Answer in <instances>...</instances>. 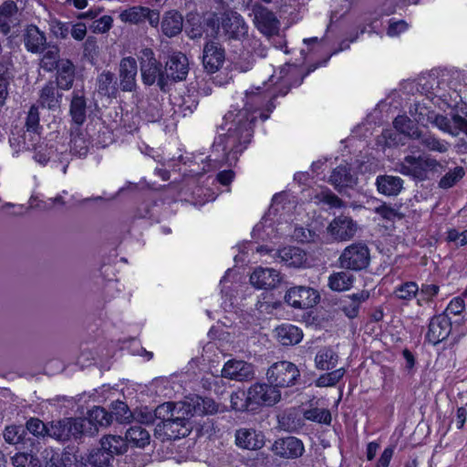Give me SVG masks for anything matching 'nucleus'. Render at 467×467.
Segmentation results:
<instances>
[{
    "mask_svg": "<svg viewBox=\"0 0 467 467\" xmlns=\"http://www.w3.org/2000/svg\"><path fill=\"white\" fill-rule=\"evenodd\" d=\"M112 413L109 412L105 408L95 406L88 412V420L96 428L98 426L107 427L112 422Z\"/></svg>",
    "mask_w": 467,
    "mask_h": 467,
    "instance_id": "obj_39",
    "label": "nucleus"
},
{
    "mask_svg": "<svg viewBox=\"0 0 467 467\" xmlns=\"http://www.w3.org/2000/svg\"><path fill=\"white\" fill-rule=\"evenodd\" d=\"M223 378L243 381L247 380L254 376V369L251 364L244 360H228L222 369Z\"/></svg>",
    "mask_w": 467,
    "mask_h": 467,
    "instance_id": "obj_18",
    "label": "nucleus"
},
{
    "mask_svg": "<svg viewBox=\"0 0 467 467\" xmlns=\"http://www.w3.org/2000/svg\"><path fill=\"white\" fill-rule=\"evenodd\" d=\"M161 33L167 37H174L180 35L183 29V16L180 11L171 9L162 15L160 25Z\"/></svg>",
    "mask_w": 467,
    "mask_h": 467,
    "instance_id": "obj_19",
    "label": "nucleus"
},
{
    "mask_svg": "<svg viewBox=\"0 0 467 467\" xmlns=\"http://www.w3.org/2000/svg\"><path fill=\"white\" fill-rule=\"evenodd\" d=\"M298 367L291 361L281 360L272 364L266 371V379L275 389L292 388L300 381Z\"/></svg>",
    "mask_w": 467,
    "mask_h": 467,
    "instance_id": "obj_3",
    "label": "nucleus"
},
{
    "mask_svg": "<svg viewBox=\"0 0 467 467\" xmlns=\"http://www.w3.org/2000/svg\"><path fill=\"white\" fill-rule=\"evenodd\" d=\"M32 460V454L26 452H17L12 457V462L15 467H34Z\"/></svg>",
    "mask_w": 467,
    "mask_h": 467,
    "instance_id": "obj_58",
    "label": "nucleus"
},
{
    "mask_svg": "<svg viewBox=\"0 0 467 467\" xmlns=\"http://www.w3.org/2000/svg\"><path fill=\"white\" fill-rule=\"evenodd\" d=\"M258 30L268 36H274L279 31V21L272 11L265 8L255 15Z\"/></svg>",
    "mask_w": 467,
    "mask_h": 467,
    "instance_id": "obj_26",
    "label": "nucleus"
},
{
    "mask_svg": "<svg viewBox=\"0 0 467 467\" xmlns=\"http://www.w3.org/2000/svg\"><path fill=\"white\" fill-rule=\"evenodd\" d=\"M225 59L224 48L216 42L208 41L205 43L202 51V65L204 69L213 74L223 65Z\"/></svg>",
    "mask_w": 467,
    "mask_h": 467,
    "instance_id": "obj_11",
    "label": "nucleus"
},
{
    "mask_svg": "<svg viewBox=\"0 0 467 467\" xmlns=\"http://www.w3.org/2000/svg\"><path fill=\"white\" fill-rule=\"evenodd\" d=\"M112 459V454L107 452L100 447L90 452L88 462L95 467H108Z\"/></svg>",
    "mask_w": 467,
    "mask_h": 467,
    "instance_id": "obj_48",
    "label": "nucleus"
},
{
    "mask_svg": "<svg viewBox=\"0 0 467 467\" xmlns=\"http://www.w3.org/2000/svg\"><path fill=\"white\" fill-rule=\"evenodd\" d=\"M39 112L38 109L32 106L29 109V111L26 116V129L27 132H31L34 134H40V130H42V127L39 124Z\"/></svg>",
    "mask_w": 467,
    "mask_h": 467,
    "instance_id": "obj_52",
    "label": "nucleus"
},
{
    "mask_svg": "<svg viewBox=\"0 0 467 467\" xmlns=\"http://www.w3.org/2000/svg\"><path fill=\"white\" fill-rule=\"evenodd\" d=\"M354 280L353 275L348 272H335L328 277V287L337 292L347 291L352 287Z\"/></svg>",
    "mask_w": 467,
    "mask_h": 467,
    "instance_id": "obj_36",
    "label": "nucleus"
},
{
    "mask_svg": "<svg viewBox=\"0 0 467 467\" xmlns=\"http://www.w3.org/2000/svg\"><path fill=\"white\" fill-rule=\"evenodd\" d=\"M272 450L280 458L297 459L304 454L305 445L299 438L287 436L276 440Z\"/></svg>",
    "mask_w": 467,
    "mask_h": 467,
    "instance_id": "obj_10",
    "label": "nucleus"
},
{
    "mask_svg": "<svg viewBox=\"0 0 467 467\" xmlns=\"http://www.w3.org/2000/svg\"><path fill=\"white\" fill-rule=\"evenodd\" d=\"M188 59L182 52H175L169 57L165 66L167 81H181L186 78L188 74Z\"/></svg>",
    "mask_w": 467,
    "mask_h": 467,
    "instance_id": "obj_13",
    "label": "nucleus"
},
{
    "mask_svg": "<svg viewBox=\"0 0 467 467\" xmlns=\"http://www.w3.org/2000/svg\"><path fill=\"white\" fill-rule=\"evenodd\" d=\"M42 67L47 71H53L56 67L55 65H58L60 63V58H57V56L53 51H47L42 59Z\"/></svg>",
    "mask_w": 467,
    "mask_h": 467,
    "instance_id": "obj_62",
    "label": "nucleus"
},
{
    "mask_svg": "<svg viewBox=\"0 0 467 467\" xmlns=\"http://www.w3.org/2000/svg\"><path fill=\"white\" fill-rule=\"evenodd\" d=\"M156 206L155 202H143L140 205L135 214V218L147 219L150 221L156 220L152 210Z\"/></svg>",
    "mask_w": 467,
    "mask_h": 467,
    "instance_id": "obj_57",
    "label": "nucleus"
},
{
    "mask_svg": "<svg viewBox=\"0 0 467 467\" xmlns=\"http://www.w3.org/2000/svg\"><path fill=\"white\" fill-rule=\"evenodd\" d=\"M316 199L320 202L329 205L331 208H341L344 206V202L328 188L322 189L316 195Z\"/></svg>",
    "mask_w": 467,
    "mask_h": 467,
    "instance_id": "obj_51",
    "label": "nucleus"
},
{
    "mask_svg": "<svg viewBox=\"0 0 467 467\" xmlns=\"http://www.w3.org/2000/svg\"><path fill=\"white\" fill-rule=\"evenodd\" d=\"M338 362V355L329 347L321 348L315 357V364L317 369L331 370Z\"/></svg>",
    "mask_w": 467,
    "mask_h": 467,
    "instance_id": "obj_32",
    "label": "nucleus"
},
{
    "mask_svg": "<svg viewBox=\"0 0 467 467\" xmlns=\"http://www.w3.org/2000/svg\"><path fill=\"white\" fill-rule=\"evenodd\" d=\"M370 261L369 249L364 243H353L341 253L338 263L341 268L361 271L367 268Z\"/></svg>",
    "mask_w": 467,
    "mask_h": 467,
    "instance_id": "obj_5",
    "label": "nucleus"
},
{
    "mask_svg": "<svg viewBox=\"0 0 467 467\" xmlns=\"http://www.w3.org/2000/svg\"><path fill=\"white\" fill-rule=\"evenodd\" d=\"M320 300L318 291L310 286L296 285L290 287L285 296V303L296 309H309Z\"/></svg>",
    "mask_w": 467,
    "mask_h": 467,
    "instance_id": "obj_6",
    "label": "nucleus"
},
{
    "mask_svg": "<svg viewBox=\"0 0 467 467\" xmlns=\"http://www.w3.org/2000/svg\"><path fill=\"white\" fill-rule=\"evenodd\" d=\"M71 36L77 41H82L87 35V26L82 22L73 24L70 28Z\"/></svg>",
    "mask_w": 467,
    "mask_h": 467,
    "instance_id": "obj_63",
    "label": "nucleus"
},
{
    "mask_svg": "<svg viewBox=\"0 0 467 467\" xmlns=\"http://www.w3.org/2000/svg\"><path fill=\"white\" fill-rule=\"evenodd\" d=\"M244 100L243 109L232 106L223 116L220 129L226 132L214 138L211 154L206 158L207 169L203 168L205 172L224 165L234 167L252 141L257 118L267 120L276 108L270 88L265 87L247 90Z\"/></svg>",
    "mask_w": 467,
    "mask_h": 467,
    "instance_id": "obj_1",
    "label": "nucleus"
},
{
    "mask_svg": "<svg viewBox=\"0 0 467 467\" xmlns=\"http://www.w3.org/2000/svg\"><path fill=\"white\" fill-rule=\"evenodd\" d=\"M254 411L261 406H273L281 399V391L270 383L255 382L248 389Z\"/></svg>",
    "mask_w": 467,
    "mask_h": 467,
    "instance_id": "obj_9",
    "label": "nucleus"
},
{
    "mask_svg": "<svg viewBox=\"0 0 467 467\" xmlns=\"http://www.w3.org/2000/svg\"><path fill=\"white\" fill-rule=\"evenodd\" d=\"M465 172L462 167L457 166L452 170L446 172L440 180L439 186L441 189H449L454 186L460 180L462 179Z\"/></svg>",
    "mask_w": 467,
    "mask_h": 467,
    "instance_id": "obj_45",
    "label": "nucleus"
},
{
    "mask_svg": "<svg viewBox=\"0 0 467 467\" xmlns=\"http://www.w3.org/2000/svg\"><path fill=\"white\" fill-rule=\"evenodd\" d=\"M187 420L185 418L177 417L175 419H163V426L167 431H171L173 439H180L187 435L186 428Z\"/></svg>",
    "mask_w": 467,
    "mask_h": 467,
    "instance_id": "obj_42",
    "label": "nucleus"
},
{
    "mask_svg": "<svg viewBox=\"0 0 467 467\" xmlns=\"http://www.w3.org/2000/svg\"><path fill=\"white\" fill-rule=\"evenodd\" d=\"M65 422L68 424V427H70L71 433L70 440H78L80 439L81 436L84 434L85 430V420L84 419H75V418H65Z\"/></svg>",
    "mask_w": 467,
    "mask_h": 467,
    "instance_id": "obj_55",
    "label": "nucleus"
},
{
    "mask_svg": "<svg viewBox=\"0 0 467 467\" xmlns=\"http://www.w3.org/2000/svg\"><path fill=\"white\" fill-rule=\"evenodd\" d=\"M277 338L284 346H294L303 338V331L292 324H282L276 328Z\"/></svg>",
    "mask_w": 467,
    "mask_h": 467,
    "instance_id": "obj_31",
    "label": "nucleus"
},
{
    "mask_svg": "<svg viewBox=\"0 0 467 467\" xmlns=\"http://www.w3.org/2000/svg\"><path fill=\"white\" fill-rule=\"evenodd\" d=\"M113 26V17L109 15H104L96 18L91 26V30L96 34L108 33Z\"/></svg>",
    "mask_w": 467,
    "mask_h": 467,
    "instance_id": "obj_53",
    "label": "nucleus"
},
{
    "mask_svg": "<svg viewBox=\"0 0 467 467\" xmlns=\"http://www.w3.org/2000/svg\"><path fill=\"white\" fill-rule=\"evenodd\" d=\"M409 28V24L403 20H395L394 18L389 19V26L387 28V35L389 36H397L401 33H404Z\"/></svg>",
    "mask_w": 467,
    "mask_h": 467,
    "instance_id": "obj_56",
    "label": "nucleus"
},
{
    "mask_svg": "<svg viewBox=\"0 0 467 467\" xmlns=\"http://www.w3.org/2000/svg\"><path fill=\"white\" fill-rule=\"evenodd\" d=\"M87 99L83 90H74L69 104L71 120L77 126H82L87 119Z\"/></svg>",
    "mask_w": 467,
    "mask_h": 467,
    "instance_id": "obj_24",
    "label": "nucleus"
},
{
    "mask_svg": "<svg viewBox=\"0 0 467 467\" xmlns=\"http://www.w3.org/2000/svg\"><path fill=\"white\" fill-rule=\"evenodd\" d=\"M70 427L65 422V419L52 423L48 435L59 441H70Z\"/></svg>",
    "mask_w": 467,
    "mask_h": 467,
    "instance_id": "obj_46",
    "label": "nucleus"
},
{
    "mask_svg": "<svg viewBox=\"0 0 467 467\" xmlns=\"http://www.w3.org/2000/svg\"><path fill=\"white\" fill-rule=\"evenodd\" d=\"M375 213L387 221H393L398 215V212L385 202L376 207Z\"/></svg>",
    "mask_w": 467,
    "mask_h": 467,
    "instance_id": "obj_59",
    "label": "nucleus"
},
{
    "mask_svg": "<svg viewBox=\"0 0 467 467\" xmlns=\"http://www.w3.org/2000/svg\"><path fill=\"white\" fill-rule=\"evenodd\" d=\"M138 72L137 61L132 57H125L119 63V86L124 92H131L136 88Z\"/></svg>",
    "mask_w": 467,
    "mask_h": 467,
    "instance_id": "obj_14",
    "label": "nucleus"
},
{
    "mask_svg": "<svg viewBox=\"0 0 467 467\" xmlns=\"http://www.w3.org/2000/svg\"><path fill=\"white\" fill-rule=\"evenodd\" d=\"M26 430L34 436L45 437L49 433V430L45 423L38 418H30L26 423Z\"/></svg>",
    "mask_w": 467,
    "mask_h": 467,
    "instance_id": "obj_54",
    "label": "nucleus"
},
{
    "mask_svg": "<svg viewBox=\"0 0 467 467\" xmlns=\"http://www.w3.org/2000/svg\"><path fill=\"white\" fill-rule=\"evenodd\" d=\"M281 261L289 267H301L306 261V252L296 246L283 247L278 251Z\"/></svg>",
    "mask_w": 467,
    "mask_h": 467,
    "instance_id": "obj_30",
    "label": "nucleus"
},
{
    "mask_svg": "<svg viewBox=\"0 0 467 467\" xmlns=\"http://www.w3.org/2000/svg\"><path fill=\"white\" fill-rule=\"evenodd\" d=\"M18 12V6L13 0H5L0 5V32L7 36L11 32L10 20Z\"/></svg>",
    "mask_w": 467,
    "mask_h": 467,
    "instance_id": "obj_33",
    "label": "nucleus"
},
{
    "mask_svg": "<svg viewBox=\"0 0 467 467\" xmlns=\"http://www.w3.org/2000/svg\"><path fill=\"white\" fill-rule=\"evenodd\" d=\"M222 27L229 39H240L247 33V26L240 15L223 18Z\"/></svg>",
    "mask_w": 467,
    "mask_h": 467,
    "instance_id": "obj_29",
    "label": "nucleus"
},
{
    "mask_svg": "<svg viewBox=\"0 0 467 467\" xmlns=\"http://www.w3.org/2000/svg\"><path fill=\"white\" fill-rule=\"evenodd\" d=\"M437 164L434 159L407 155L400 164V172L421 182L428 178L429 171L434 170Z\"/></svg>",
    "mask_w": 467,
    "mask_h": 467,
    "instance_id": "obj_8",
    "label": "nucleus"
},
{
    "mask_svg": "<svg viewBox=\"0 0 467 467\" xmlns=\"http://www.w3.org/2000/svg\"><path fill=\"white\" fill-rule=\"evenodd\" d=\"M55 67L57 87L63 90L70 89L76 76V67L73 62L67 58H61L60 63L55 65Z\"/></svg>",
    "mask_w": 467,
    "mask_h": 467,
    "instance_id": "obj_23",
    "label": "nucleus"
},
{
    "mask_svg": "<svg viewBox=\"0 0 467 467\" xmlns=\"http://www.w3.org/2000/svg\"><path fill=\"white\" fill-rule=\"evenodd\" d=\"M357 226L351 217L340 215L336 217L329 224L332 235L339 240H348L356 233Z\"/></svg>",
    "mask_w": 467,
    "mask_h": 467,
    "instance_id": "obj_25",
    "label": "nucleus"
},
{
    "mask_svg": "<svg viewBox=\"0 0 467 467\" xmlns=\"http://www.w3.org/2000/svg\"><path fill=\"white\" fill-rule=\"evenodd\" d=\"M346 370L344 368L331 370L319 376L317 379V387H334L336 386L344 377Z\"/></svg>",
    "mask_w": 467,
    "mask_h": 467,
    "instance_id": "obj_44",
    "label": "nucleus"
},
{
    "mask_svg": "<svg viewBox=\"0 0 467 467\" xmlns=\"http://www.w3.org/2000/svg\"><path fill=\"white\" fill-rule=\"evenodd\" d=\"M250 283L256 289L269 290L281 282L280 273L273 268L257 267L250 275Z\"/></svg>",
    "mask_w": 467,
    "mask_h": 467,
    "instance_id": "obj_12",
    "label": "nucleus"
},
{
    "mask_svg": "<svg viewBox=\"0 0 467 467\" xmlns=\"http://www.w3.org/2000/svg\"><path fill=\"white\" fill-rule=\"evenodd\" d=\"M126 440L134 447L144 448L150 443V433L141 426H131L125 435Z\"/></svg>",
    "mask_w": 467,
    "mask_h": 467,
    "instance_id": "obj_38",
    "label": "nucleus"
},
{
    "mask_svg": "<svg viewBox=\"0 0 467 467\" xmlns=\"http://www.w3.org/2000/svg\"><path fill=\"white\" fill-rule=\"evenodd\" d=\"M99 46L95 36H89L83 44V57L91 65L97 63Z\"/></svg>",
    "mask_w": 467,
    "mask_h": 467,
    "instance_id": "obj_47",
    "label": "nucleus"
},
{
    "mask_svg": "<svg viewBox=\"0 0 467 467\" xmlns=\"http://www.w3.org/2000/svg\"><path fill=\"white\" fill-rule=\"evenodd\" d=\"M369 292L366 289L351 295H346L340 300V309L349 319L358 317L361 305L369 298Z\"/></svg>",
    "mask_w": 467,
    "mask_h": 467,
    "instance_id": "obj_20",
    "label": "nucleus"
},
{
    "mask_svg": "<svg viewBox=\"0 0 467 467\" xmlns=\"http://www.w3.org/2000/svg\"><path fill=\"white\" fill-rule=\"evenodd\" d=\"M304 418L306 420L324 425H330L332 422L330 410L328 409H321L317 407L305 410Z\"/></svg>",
    "mask_w": 467,
    "mask_h": 467,
    "instance_id": "obj_43",
    "label": "nucleus"
},
{
    "mask_svg": "<svg viewBox=\"0 0 467 467\" xmlns=\"http://www.w3.org/2000/svg\"><path fill=\"white\" fill-rule=\"evenodd\" d=\"M465 334L464 329L456 331L452 319L441 312L430 317L424 338L429 344L437 346L451 336L450 346L453 347L460 342Z\"/></svg>",
    "mask_w": 467,
    "mask_h": 467,
    "instance_id": "obj_2",
    "label": "nucleus"
},
{
    "mask_svg": "<svg viewBox=\"0 0 467 467\" xmlns=\"http://www.w3.org/2000/svg\"><path fill=\"white\" fill-rule=\"evenodd\" d=\"M213 24V19H206L197 12H189L186 16L185 31L190 38L198 39L207 34Z\"/></svg>",
    "mask_w": 467,
    "mask_h": 467,
    "instance_id": "obj_16",
    "label": "nucleus"
},
{
    "mask_svg": "<svg viewBox=\"0 0 467 467\" xmlns=\"http://www.w3.org/2000/svg\"><path fill=\"white\" fill-rule=\"evenodd\" d=\"M121 22L130 25H141L146 21L152 28L160 25V11L144 5H132L122 10L119 16Z\"/></svg>",
    "mask_w": 467,
    "mask_h": 467,
    "instance_id": "obj_7",
    "label": "nucleus"
},
{
    "mask_svg": "<svg viewBox=\"0 0 467 467\" xmlns=\"http://www.w3.org/2000/svg\"><path fill=\"white\" fill-rule=\"evenodd\" d=\"M57 84L48 81L41 89L40 99L43 105L48 109H55L59 106L62 95L58 93Z\"/></svg>",
    "mask_w": 467,
    "mask_h": 467,
    "instance_id": "obj_37",
    "label": "nucleus"
},
{
    "mask_svg": "<svg viewBox=\"0 0 467 467\" xmlns=\"http://www.w3.org/2000/svg\"><path fill=\"white\" fill-rule=\"evenodd\" d=\"M328 60H329V57L324 59L321 62L312 64L307 67L306 73L302 74L300 77H298L293 80H289V81L285 80V81L282 82L281 84L275 86L273 89H270L271 99H273V101L275 103V100L277 98L286 96L290 92L292 88H296V87H299L300 85H302L304 82V79L306 76H308L310 73L314 72L319 67L326 66L327 63L328 62Z\"/></svg>",
    "mask_w": 467,
    "mask_h": 467,
    "instance_id": "obj_21",
    "label": "nucleus"
},
{
    "mask_svg": "<svg viewBox=\"0 0 467 467\" xmlns=\"http://www.w3.org/2000/svg\"><path fill=\"white\" fill-rule=\"evenodd\" d=\"M419 296L416 305L420 307L431 306L441 291V286L438 284L422 283L420 286L418 285Z\"/></svg>",
    "mask_w": 467,
    "mask_h": 467,
    "instance_id": "obj_34",
    "label": "nucleus"
},
{
    "mask_svg": "<svg viewBox=\"0 0 467 467\" xmlns=\"http://www.w3.org/2000/svg\"><path fill=\"white\" fill-rule=\"evenodd\" d=\"M328 182L340 192L344 188L352 187L356 183V179L349 167L338 165L332 171Z\"/></svg>",
    "mask_w": 467,
    "mask_h": 467,
    "instance_id": "obj_27",
    "label": "nucleus"
},
{
    "mask_svg": "<svg viewBox=\"0 0 467 467\" xmlns=\"http://www.w3.org/2000/svg\"><path fill=\"white\" fill-rule=\"evenodd\" d=\"M422 141L423 144L431 150H436L439 152H444L447 150V148L444 145V143L441 140L432 135L426 136Z\"/></svg>",
    "mask_w": 467,
    "mask_h": 467,
    "instance_id": "obj_60",
    "label": "nucleus"
},
{
    "mask_svg": "<svg viewBox=\"0 0 467 467\" xmlns=\"http://www.w3.org/2000/svg\"><path fill=\"white\" fill-rule=\"evenodd\" d=\"M26 49L32 54L42 53L47 47V37L36 25H28L24 34Z\"/></svg>",
    "mask_w": 467,
    "mask_h": 467,
    "instance_id": "obj_22",
    "label": "nucleus"
},
{
    "mask_svg": "<svg viewBox=\"0 0 467 467\" xmlns=\"http://www.w3.org/2000/svg\"><path fill=\"white\" fill-rule=\"evenodd\" d=\"M396 299L406 304L418 298V284L415 281H405L396 285L393 291Z\"/></svg>",
    "mask_w": 467,
    "mask_h": 467,
    "instance_id": "obj_35",
    "label": "nucleus"
},
{
    "mask_svg": "<svg viewBox=\"0 0 467 467\" xmlns=\"http://www.w3.org/2000/svg\"><path fill=\"white\" fill-rule=\"evenodd\" d=\"M145 57L140 61V71L142 81L147 86H151L157 83L158 87L162 91H167L169 83L162 70V65L158 61L153 54V51L147 48L143 51Z\"/></svg>",
    "mask_w": 467,
    "mask_h": 467,
    "instance_id": "obj_4",
    "label": "nucleus"
},
{
    "mask_svg": "<svg viewBox=\"0 0 467 467\" xmlns=\"http://www.w3.org/2000/svg\"><path fill=\"white\" fill-rule=\"evenodd\" d=\"M376 185L379 193L386 196H396L403 187V180L399 176L379 175L376 179Z\"/></svg>",
    "mask_w": 467,
    "mask_h": 467,
    "instance_id": "obj_28",
    "label": "nucleus"
},
{
    "mask_svg": "<svg viewBox=\"0 0 467 467\" xmlns=\"http://www.w3.org/2000/svg\"><path fill=\"white\" fill-rule=\"evenodd\" d=\"M235 444L245 450H260L265 445V435L254 429L242 428L235 432Z\"/></svg>",
    "mask_w": 467,
    "mask_h": 467,
    "instance_id": "obj_17",
    "label": "nucleus"
},
{
    "mask_svg": "<svg viewBox=\"0 0 467 467\" xmlns=\"http://www.w3.org/2000/svg\"><path fill=\"white\" fill-rule=\"evenodd\" d=\"M235 177V173L233 170H223L217 173L216 180L223 186L230 185Z\"/></svg>",
    "mask_w": 467,
    "mask_h": 467,
    "instance_id": "obj_64",
    "label": "nucleus"
},
{
    "mask_svg": "<svg viewBox=\"0 0 467 467\" xmlns=\"http://www.w3.org/2000/svg\"><path fill=\"white\" fill-rule=\"evenodd\" d=\"M100 446L104 451L112 454V457L123 454L126 451V444L120 436H104L100 440Z\"/></svg>",
    "mask_w": 467,
    "mask_h": 467,
    "instance_id": "obj_41",
    "label": "nucleus"
},
{
    "mask_svg": "<svg viewBox=\"0 0 467 467\" xmlns=\"http://www.w3.org/2000/svg\"><path fill=\"white\" fill-rule=\"evenodd\" d=\"M110 409L112 416L115 415L116 420L119 422L128 420L132 417L131 411L125 401L114 400L110 404Z\"/></svg>",
    "mask_w": 467,
    "mask_h": 467,
    "instance_id": "obj_50",
    "label": "nucleus"
},
{
    "mask_svg": "<svg viewBox=\"0 0 467 467\" xmlns=\"http://www.w3.org/2000/svg\"><path fill=\"white\" fill-rule=\"evenodd\" d=\"M395 445L390 444L384 449L380 454L375 467H389L393 457Z\"/></svg>",
    "mask_w": 467,
    "mask_h": 467,
    "instance_id": "obj_61",
    "label": "nucleus"
},
{
    "mask_svg": "<svg viewBox=\"0 0 467 467\" xmlns=\"http://www.w3.org/2000/svg\"><path fill=\"white\" fill-rule=\"evenodd\" d=\"M230 402L231 408L235 411H254L248 390L238 389L234 391L231 394Z\"/></svg>",
    "mask_w": 467,
    "mask_h": 467,
    "instance_id": "obj_40",
    "label": "nucleus"
},
{
    "mask_svg": "<svg viewBox=\"0 0 467 467\" xmlns=\"http://www.w3.org/2000/svg\"><path fill=\"white\" fill-rule=\"evenodd\" d=\"M466 305L462 296H454L448 303L445 309L441 312L449 318L452 319L456 331L464 329L467 331V317L465 314Z\"/></svg>",
    "mask_w": 467,
    "mask_h": 467,
    "instance_id": "obj_15",
    "label": "nucleus"
},
{
    "mask_svg": "<svg viewBox=\"0 0 467 467\" xmlns=\"http://www.w3.org/2000/svg\"><path fill=\"white\" fill-rule=\"evenodd\" d=\"M25 430L21 426L10 425L6 426L4 431L5 441L13 445L23 443Z\"/></svg>",
    "mask_w": 467,
    "mask_h": 467,
    "instance_id": "obj_49",
    "label": "nucleus"
}]
</instances>
